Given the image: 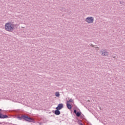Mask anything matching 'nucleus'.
Listing matches in <instances>:
<instances>
[{
	"mask_svg": "<svg viewBox=\"0 0 125 125\" xmlns=\"http://www.w3.org/2000/svg\"><path fill=\"white\" fill-rule=\"evenodd\" d=\"M5 30L8 32H12L14 30V24L11 22H7L5 25Z\"/></svg>",
	"mask_w": 125,
	"mask_h": 125,
	"instance_id": "f257e3e1",
	"label": "nucleus"
},
{
	"mask_svg": "<svg viewBox=\"0 0 125 125\" xmlns=\"http://www.w3.org/2000/svg\"><path fill=\"white\" fill-rule=\"evenodd\" d=\"M24 121H26V122H29V123H33L34 124H35V123H36V122L35 121V120H34V119L30 118V117H29L27 115H24Z\"/></svg>",
	"mask_w": 125,
	"mask_h": 125,
	"instance_id": "f03ea898",
	"label": "nucleus"
},
{
	"mask_svg": "<svg viewBox=\"0 0 125 125\" xmlns=\"http://www.w3.org/2000/svg\"><path fill=\"white\" fill-rule=\"evenodd\" d=\"M85 21L87 22V23L91 24V23H93L94 19L92 17H87Z\"/></svg>",
	"mask_w": 125,
	"mask_h": 125,
	"instance_id": "7ed1b4c3",
	"label": "nucleus"
},
{
	"mask_svg": "<svg viewBox=\"0 0 125 125\" xmlns=\"http://www.w3.org/2000/svg\"><path fill=\"white\" fill-rule=\"evenodd\" d=\"M8 116L0 113V119H7Z\"/></svg>",
	"mask_w": 125,
	"mask_h": 125,
	"instance_id": "20e7f679",
	"label": "nucleus"
},
{
	"mask_svg": "<svg viewBox=\"0 0 125 125\" xmlns=\"http://www.w3.org/2000/svg\"><path fill=\"white\" fill-rule=\"evenodd\" d=\"M63 108V104H59L58 106L56 108L58 110H61Z\"/></svg>",
	"mask_w": 125,
	"mask_h": 125,
	"instance_id": "39448f33",
	"label": "nucleus"
},
{
	"mask_svg": "<svg viewBox=\"0 0 125 125\" xmlns=\"http://www.w3.org/2000/svg\"><path fill=\"white\" fill-rule=\"evenodd\" d=\"M54 114L55 115H57V116H59V115H60L61 114V112L59 109H56V110H55Z\"/></svg>",
	"mask_w": 125,
	"mask_h": 125,
	"instance_id": "423d86ee",
	"label": "nucleus"
},
{
	"mask_svg": "<svg viewBox=\"0 0 125 125\" xmlns=\"http://www.w3.org/2000/svg\"><path fill=\"white\" fill-rule=\"evenodd\" d=\"M102 54L104 56H107V55H108V52H107L106 50H104L102 52Z\"/></svg>",
	"mask_w": 125,
	"mask_h": 125,
	"instance_id": "0eeeda50",
	"label": "nucleus"
},
{
	"mask_svg": "<svg viewBox=\"0 0 125 125\" xmlns=\"http://www.w3.org/2000/svg\"><path fill=\"white\" fill-rule=\"evenodd\" d=\"M24 117H25V115H21V117L18 116V119H19V120H22V119H23V120H24Z\"/></svg>",
	"mask_w": 125,
	"mask_h": 125,
	"instance_id": "6e6552de",
	"label": "nucleus"
},
{
	"mask_svg": "<svg viewBox=\"0 0 125 125\" xmlns=\"http://www.w3.org/2000/svg\"><path fill=\"white\" fill-rule=\"evenodd\" d=\"M67 107L68 108V109H72V105H71V104H69L67 103Z\"/></svg>",
	"mask_w": 125,
	"mask_h": 125,
	"instance_id": "1a4fd4ad",
	"label": "nucleus"
},
{
	"mask_svg": "<svg viewBox=\"0 0 125 125\" xmlns=\"http://www.w3.org/2000/svg\"><path fill=\"white\" fill-rule=\"evenodd\" d=\"M76 116L77 117H80L81 116V115H82V112H78L76 114Z\"/></svg>",
	"mask_w": 125,
	"mask_h": 125,
	"instance_id": "9d476101",
	"label": "nucleus"
},
{
	"mask_svg": "<svg viewBox=\"0 0 125 125\" xmlns=\"http://www.w3.org/2000/svg\"><path fill=\"white\" fill-rule=\"evenodd\" d=\"M55 96L57 97H59V96H60V94L59 93V92H56L55 93Z\"/></svg>",
	"mask_w": 125,
	"mask_h": 125,
	"instance_id": "9b49d317",
	"label": "nucleus"
},
{
	"mask_svg": "<svg viewBox=\"0 0 125 125\" xmlns=\"http://www.w3.org/2000/svg\"><path fill=\"white\" fill-rule=\"evenodd\" d=\"M73 100L70 99V100H69V101H68V102H67V103H68V104H69V102L73 103Z\"/></svg>",
	"mask_w": 125,
	"mask_h": 125,
	"instance_id": "f8f14e48",
	"label": "nucleus"
},
{
	"mask_svg": "<svg viewBox=\"0 0 125 125\" xmlns=\"http://www.w3.org/2000/svg\"><path fill=\"white\" fill-rule=\"evenodd\" d=\"M74 113L76 114L77 113V110H74Z\"/></svg>",
	"mask_w": 125,
	"mask_h": 125,
	"instance_id": "ddd939ff",
	"label": "nucleus"
},
{
	"mask_svg": "<svg viewBox=\"0 0 125 125\" xmlns=\"http://www.w3.org/2000/svg\"><path fill=\"white\" fill-rule=\"evenodd\" d=\"M39 125H42V123H39Z\"/></svg>",
	"mask_w": 125,
	"mask_h": 125,
	"instance_id": "4468645a",
	"label": "nucleus"
},
{
	"mask_svg": "<svg viewBox=\"0 0 125 125\" xmlns=\"http://www.w3.org/2000/svg\"><path fill=\"white\" fill-rule=\"evenodd\" d=\"M91 46H93V45L92 44H90Z\"/></svg>",
	"mask_w": 125,
	"mask_h": 125,
	"instance_id": "2eb2a0df",
	"label": "nucleus"
},
{
	"mask_svg": "<svg viewBox=\"0 0 125 125\" xmlns=\"http://www.w3.org/2000/svg\"><path fill=\"white\" fill-rule=\"evenodd\" d=\"M97 49L98 50V49H99V48L98 47H97Z\"/></svg>",
	"mask_w": 125,
	"mask_h": 125,
	"instance_id": "dca6fc26",
	"label": "nucleus"
},
{
	"mask_svg": "<svg viewBox=\"0 0 125 125\" xmlns=\"http://www.w3.org/2000/svg\"><path fill=\"white\" fill-rule=\"evenodd\" d=\"M1 111V109H0V112Z\"/></svg>",
	"mask_w": 125,
	"mask_h": 125,
	"instance_id": "f3484780",
	"label": "nucleus"
}]
</instances>
